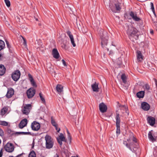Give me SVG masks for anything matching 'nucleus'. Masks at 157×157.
<instances>
[{"label": "nucleus", "mask_w": 157, "mask_h": 157, "mask_svg": "<svg viewBox=\"0 0 157 157\" xmlns=\"http://www.w3.org/2000/svg\"><path fill=\"white\" fill-rule=\"evenodd\" d=\"M101 32L100 33V36L101 39V45L102 47L104 49H106L108 51H109V49L107 47L108 44V37H106L105 35L106 32L103 33V30L101 29Z\"/></svg>", "instance_id": "1"}, {"label": "nucleus", "mask_w": 157, "mask_h": 157, "mask_svg": "<svg viewBox=\"0 0 157 157\" xmlns=\"http://www.w3.org/2000/svg\"><path fill=\"white\" fill-rule=\"evenodd\" d=\"M109 5L110 11H112L113 13H117V11H120L121 9V4L119 2L115 3L114 5L112 2H110Z\"/></svg>", "instance_id": "2"}, {"label": "nucleus", "mask_w": 157, "mask_h": 157, "mask_svg": "<svg viewBox=\"0 0 157 157\" xmlns=\"http://www.w3.org/2000/svg\"><path fill=\"white\" fill-rule=\"evenodd\" d=\"M45 140L46 147L48 149L52 148L53 145V143L51 137L47 135L45 136Z\"/></svg>", "instance_id": "3"}, {"label": "nucleus", "mask_w": 157, "mask_h": 157, "mask_svg": "<svg viewBox=\"0 0 157 157\" xmlns=\"http://www.w3.org/2000/svg\"><path fill=\"white\" fill-rule=\"evenodd\" d=\"M138 32L137 29L134 27H131V29L129 28L127 30V33L130 39H131L132 37L136 36Z\"/></svg>", "instance_id": "4"}, {"label": "nucleus", "mask_w": 157, "mask_h": 157, "mask_svg": "<svg viewBox=\"0 0 157 157\" xmlns=\"http://www.w3.org/2000/svg\"><path fill=\"white\" fill-rule=\"evenodd\" d=\"M5 150L8 152H12L14 150V147L13 144L10 143H7L4 146Z\"/></svg>", "instance_id": "5"}, {"label": "nucleus", "mask_w": 157, "mask_h": 157, "mask_svg": "<svg viewBox=\"0 0 157 157\" xmlns=\"http://www.w3.org/2000/svg\"><path fill=\"white\" fill-rule=\"evenodd\" d=\"M31 108L32 106L30 104L25 105L22 108V112L23 114L27 115L30 112Z\"/></svg>", "instance_id": "6"}, {"label": "nucleus", "mask_w": 157, "mask_h": 157, "mask_svg": "<svg viewBox=\"0 0 157 157\" xmlns=\"http://www.w3.org/2000/svg\"><path fill=\"white\" fill-rule=\"evenodd\" d=\"M21 75L19 70H17L15 71L12 74L11 77L12 79L15 81H17L19 79Z\"/></svg>", "instance_id": "7"}, {"label": "nucleus", "mask_w": 157, "mask_h": 157, "mask_svg": "<svg viewBox=\"0 0 157 157\" xmlns=\"http://www.w3.org/2000/svg\"><path fill=\"white\" fill-rule=\"evenodd\" d=\"M116 124L117 127L116 133L117 135H119L120 133V118L119 114L118 113L117 114V116L116 117Z\"/></svg>", "instance_id": "8"}, {"label": "nucleus", "mask_w": 157, "mask_h": 157, "mask_svg": "<svg viewBox=\"0 0 157 157\" xmlns=\"http://www.w3.org/2000/svg\"><path fill=\"white\" fill-rule=\"evenodd\" d=\"M36 90L33 88L31 87L27 91V95L29 98H32L35 95Z\"/></svg>", "instance_id": "9"}, {"label": "nucleus", "mask_w": 157, "mask_h": 157, "mask_svg": "<svg viewBox=\"0 0 157 157\" xmlns=\"http://www.w3.org/2000/svg\"><path fill=\"white\" fill-rule=\"evenodd\" d=\"M31 127L33 130L37 131L40 128V125L39 123L36 121H34L31 124Z\"/></svg>", "instance_id": "10"}, {"label": "nucleus", "mask_w": 157, "mask_h": 157, "mask_svg": "<svg viewBox=\"0 0 157 157\" xmlns=\"http://www.w3.org/2000/svg\"><path fill=\"white\" fill-rule=\"evenodd\" d=\"M129 14L134 21H139L140 20V18L137 16L136 13L131 11Z\"/></svg>", "instance_id": "11"}, {"label": "nucleus", "mask_w": 157, "mask_h": 157, "mask_svg": "<svg viewBox=\"0 0 157 157\" xmlns=\"http://www.w3.org/2000/svg\"><path fill=\"white\" fill-rule=\"evenodd\" d=\"M147 120V123L151 126H153L155 123V119L152 116L148 117Z\"/></svg>", "instance_id": "12"}, {"label": "nucleus", "mask_w": 157, "mask_h": 157, "mask_svg": "<svg viewBox=\"0 0 157 157\" xmlns=\"http://www.w3.org/2000/svg\"><path fill=\"white\" fill-rule=\"evenodd\" d=\"M67 33L70 38L71 43L73 47H75L76 46V44L75 43L73 36L71 32L69 31H67Z\"/></svg>", "instance_id": "13"}, {"label": "nucleus", "mask_w": 157, "mask_h": 157, "mask_svg": "<svg viewBox=\"0 0 157 157\" xmlns=\"http://www.w3.org/2000/svg\"><path fill=\"white\" fill-rule=\"evenodd\" d=\"M99 108L100 112L103 113L106 112L107 109V106L103 102L99 104Z\"/></svg>", "instance_id": "14"}, {"label": "nucleus", "mask_w": 157, "mask_h": 157, "mask_svg": "<svg viewBox=\"0 0 157 157\" xmlns=\"http://www.w3.org/2000/svg\"><path fill=\"white\" fill-rule=\"evenodd\" d=\"M27 121V120L26 118L22 119L19 124L18 127L19 128L22 129L26 126Z\"/></svg>", "instance_id": "15"}, {"label": "nucleus", "mask_w": 157, "mask_h": 157, "mask_svg": "<svg viewBox=\"0 0 157 157\" xmlns=\"http://www.w3.org/2000/svg\"><path fill=\"white\" fill-rule=\"evenodd\" d=\"M141 106L142 109L144 111H147L149 110L150 108L149 105L145 102L142 103Z\"/></svg>", "instance_id": "16"}, {"label": "nucleus", "mask_w": 157, "mask_h": 157, "mask_svg": "<svg viewBox=\"0 0 157 157\" xmlns=\"http://www.w3.org/2000/svg\"><path fill=\"white\" fill-rule=\"evenodd\" d=\"M14 94V90L12 88H11L10 89H8L6 96L8 98H10Z\"/></svg>", "instance_id": "17"}, {"label": "nucleus", "mask_w": 157, "mask_h": 157, "mask_svg": "<svg viewBox=\"0 0 157 157\" xmlns=\"http://www.w3.org/2000/svg\"><path fill=\"white\" fill-rule=\"evenodd\" d=\"M52 54L53 57L56 59L59 58V55L57 50L56 48H54L52 51Z\"/></svg>", "instance_id": "18"}, {"label": "nucleus", "mask_w": 157, "mask_h": 157, "mask_svg": "<svg viewBox=\"0 0 157 157\" xmlns=\"http://www.w3.org/2000/svg\"><path fill=\"white\" fill-rule=\"evenodd\" d=\"M28 75L29 78V80L31 84L34 87H36L37 86V85L32 75L30 74H29Z\"/></svg>", "instance_id": "19"}, {"label": "nucleus", "mask_w": 157, "mask_h": 157, "mask_svg": "<svg viewBox=\"0 0 157 157\" xmlns=\"http://www.w3.org/2000/svg\"><path fill=\"white\" fill-rule=\"evenodd\" d=\"M6 68L2 64L0 65V75H2L5 73Z\"/></svg>", "instance_id": "20"}, {"label": "nucleus", "mask_w": 157, "mask_h": 157, "mask_svg": "<svg viewBox=\"0 0 157 157\" xmlns=\"http://www.w3.org/2000/svg\"><path fill=\"white\" fill-rule=\"evenodd\" d=\"M137 58L139 61H141L143 59L142 55L140 51H138L137 52Z\"/></svg>", "instance_id": "21"}, {"label": "nucleus", "mask_w": 157, "mask_h": 157, "mask_svg": "<svg viewBox=\"0 0 157 157\" xmlns=\"http://www.w3.org/2000/svg\"><path fill=\"white\" fill-rule=\"evenodd\" d=\"M144 91H141L139 92L136 94L137 97L139 98H143L144 96Z\"/></svg>", "instance_id": "22"}, {"label": "nucleus", "mask_w": 157, "mask_h": 157, "mask_svg": "<svg viewBox=\"0 0 157 157\" xmlns=\"http://www.w3.org/2000/svg\"><path fill=\"white\" fill-rule=\"evenodd\" d=\"M92 88L94 91L98 92V85L96 82L92 84L91 86Z\"/></svg>", "instance_id": "23"}, {"label": "nucleus", "mask_w": 157, "mask_h": 157, "mask_svg": "<svg viewBox=\"0 0 157 157\" xmlns=\"http://www.w3.org/2000/svg\"><path fill=\"white\" fill-rule=\"evenodd\" d=\"M56 88L57 91L59 93H60L63 91V87L61 85H57Z\"/></svg>", "instance_id": "24"}, {"label": "nucleus", "mask_w": 157, "mask_h": 157, "mask_svg": "<svg viewBox=\"0 0 157 157\" xmlns=\"http://www.w3.org/2000/svg\"><path fill=\"white\" fill-rule=\"evenodd\" d=\"M8 110V109L6 107H3L2 109L0 112L1 115L3 116H4L7 112Z\"/></svg>", "instance_id": "25"}, {"label": "nucleus", "mask_w": 157, "mask_h": 157, "mask_svg": "<svg viewBox=\"0 0 157 157\" xmlns=\"http://www.w3.org/2000/svg\"><path fill=\"white\" fill-rule=\"evenodd\" d=\"M30 133V132H15V136H18L19 135H28Z\"/></svg>", "instance_id": "26"}, {"label": "nucleus", "mask_w": 157, "mask_h": 157, "mask_svg": "<svg viewBox=\"0 0 157 157\" xmlns=\"http://www.w3.org/2000/svg\"><path fill=\"white\" fill-rule=\"evenodd\" d=\"M130 138L128 140H127L128 142H129V141L130 140H132L133 141H134L135 143L136 142V138H135L133 136V135L132 133H131L130 134Z\"/></svg>", "instance_id": "27"}, {"label": "nucleus", "mask_w": 157, "mask_h": 157, "mask_svg": "<svg viewBox=\"0 0 157 157\" xmlns=\"http://www.w3.org/2000/svg\"><path fill=\"white\" fill-rule=\"evenodd\" d=\"M148 137L150 140L151 141H154L155 140L153 137L151 131H150L148 133Z\"/></svg>", "instance_id": "28"}, {"label": "nucleus", "mask_w": 157, "mask_h": 157, "mask_svg": "<svg viewBox=\"0 0 157 157\" xmlns=\"http://www.w3.org/2000/svg\"><path fill=\"white\" fill-rule=\"evenodd\" d=\"M127 76L124 74H123L121 75V79L124 83H126L127 82L126 80Z\"/></svg>", "instance_id": "29"}, {"label": "nucleus", "mask_w": 157, "mask_h": 157, "mask_svg": "<svg viewBox=\"0 0 157 157\" xmlns=\"http://www.w3.org/2000/svg\"><path fill=\"white\" fill-rule=\"evenodd\" d=\"M78 28L80 31H82V33H85L87 31V29L86 27L83 26L82 27H81L80 29L78 27Z\"/></svg>", "instance_id": "30"}, {"label": "nucleus", "mask_w": 157, "mask_h": 157, "mask_svg": "<svg viewBox=\"0 0 157 157\" xmlns=\"http://www.w3.org/2000/svg\"><path fill=\"white\" fill-rule=\"evenodd\" d=\"M5 47V43L2 40H0V51L3 49Z\"/></svg>", "instance_id": "31"}, {"label": "nucleus", "mask_w": 157, "mask_h": 157, "mask_svg": "<svg viewBox=\"0 0 157 157\" xmlns=\"http://www.w3.org/2000/svg\"><path fill=\"white\" fill-rule=\"evenodd\" d=\"M7 132L10 136H15L16 132L12 131L10 129L8 130Z\"/></svg>", "instance_id": "32"}, {"label": "nucleus", "mask_w": 157, "mask_h": 157, "mask_svg": "<svg viewBox=\"0 0 157 157\" xmlns=\"http://www.w3.org/2000/svg\"><path fill=\"white\" fill-rule=\"evenodd\" d=\"M0 125L4 126H7L8 125V123L5 121H0Z\"/></svg>", "instance_id": "33"}, {"label": "nucleus", "mask_w": 157, "mask_h": 157, "mask_svg": "<svg viewBox=\"0 0 157 157\" xmlns=\"http://www.w3.org/2000/svg\"><path fill=\"white\" fill-rule=\"evenodd\" d=\"M28 157H36V154L34 151H32L30 152Z\"/></svg>", "instance_id": "34"}, {"label": "nucleus", "mask_w": 157, "mask_h": 157, "mask_svg": "<svg viewBox=\"0 0 157 157\" xmlns=\"http://www.w3.org/2000/svg\"><path fill=\"white\" fill-rule=\"evenodd\" d=\"M51 123L53 126H56V125H57L55 120L53 119L52 117H51Z\"/></svg>", "instance_id": "35"}, {"label": "nucleus", "mask_w": 157, "mask_h": 157, "mask_svg": "<svg viewBox=\"0 0 157 157\" xmlns=\"http://www.w3.org/2000/svg\"><path fill=\"white\" fill-rule=\"evenodd\" d=\"M143 87L145 90H147V91H148L150 89L149 86L147 84H145L143 86Z\"/></svg>", "instance_id": "36"}, {"label": "nucleus", "mask_w": 157, "mask_h": 157, "mask_svg": "<svg viewBox=\"0 0 157 157\" xmlns=\"http://www.w3.org/2000/svg\"><path fill=\"white\" fill-rule=\"evenodd\" d=\"M39 96L41 99V100L42 101V102L44 103H45V101L44 98V97L42 96V94L41 93H40L39 94Z\"/></svg>", "instance_id": "37"}, {"label": "nucleus", "mask_w": 157, "mask_h": 157, "mask_svg": "<svg viewBox=\"0 0 157 157\" xmlns=\"http://www.w3.org/2000/svg\"><path fill=\"white\" fill-rule=\"evenodd\" d=\"M59 138L61 139V140H62L63 141L66 142L65 138L62 133L60 134V135L59 136Z\"/></svg>", "instance_id": "38"}, {"label": "nucleus", "mask_w": 157, "mask_h": 157, "mask_svg": "<svg viewBox=\"0 0 157 157\" xmlns=\"http://www.w3.org/2000/svg\"><path fill=\"white\" fill-rule=\"evenodd\" d=\"M123 144L125 145L127 148H128L132 152H133L132 150L131 147H130L129 145L128 144L126 141H124Z\"/></svg>", "instance_id": "39"}, {"label": "nucleus", "mask_w": 157, "mask_h": 157, "mask_svg": "<svg viewBox=\"0 0 157 157\" xmlns=\"http://www.w3.org/2000/svg\"><path fill=\"white\" fill-rule=\"evenodd\" d=\"M119 107L121 108V109H125V111H127V107L125 105H119Z\"/></svg>", "instance_id": "40"}, {"label": "nucleus", "mask_w": 157, "mask_h": 157, "mask_svg": "<svg viewBox=\"0 0 157 157\" xmlns=\"http://www.w3.org/2000/svg\"><path fill=\"white\" fill-rule=\"evenodd\" d=\"M5 2L7 7H9L10 6V3L9 0H4Z\"/></svg>", "instance_id": "41"}, {"label": "nucleus", "mask_w": 157, "mask_h": 157, "mask_svg": "<svg viewBox=\"0 0 157 157\" xmlns=\"http://www.w3.org/2000/svg\"><path fill=\"white\" fill-rule=\"evenodd\" d=\"M57 140L59 144L60 145H61L62 144V141H63V140H61V139H60L59 137L57 138Z\"/></svg>", "instance_id": "42"}, {"label": "nucleus", "mask_w": 157, "mask_h": 157, "mask_svg": "<svg viewBox=\"0 0 157 157\" xmlns=\"http://www.w3.org/2000/svg\"><path fill=\"white\" fill-rule=\"evenodd\" d=\"M4 135V132L2 129L0 128V136H2Z\"/></svg>", "instance_id": "43"}, {"label": "nucleus", "mask_w": 157, "mask_h": 157, "mask_svg": "<svg viewBox=\"0 0 157 157\" xmlns=\"http://www.w3.org/2000/svg\"><path fill=\"white\" fill-rule=\"evenodd\" d=\"M150 4L151 6V9L152 10H153L154 11V10L155 9L153 3L152 2H151L150 3Z\"/></svg>", "instance_id": "44"}, {"label": "nucleus", "mask_w": 157, "mask_h": 157, "mask_svg": "<svg viewBox=\"0 0 157 157\" xmlns=\"http://www.w3.org/2000/svg\"><path fill=\"white\" fill-rule=\"evenodd\" d=\"M62 62L63 64V66L65 67H66L67 66V65L64 59H62Z\"/></svg>", "instance_id": "45"}, {"label": "nucleus", "mask_w": 157, "mask_h": 157, "mask_svg": "<svg viewBox=\"0 0 157 157\" xmlns=\"http://www.w3.org/2000/svg\"><path fill=\"white\" fill-rule=\"evenodd\" d=\"M56 128V130L58 132H59L60 130V128H58L57 127V125H56V126H54Z\"/></svg>", "instance_id": "46"}, {"label": "nucleus", "mask_w": 157, "mask_h": 157, "mask_svg": "<svg viewBox=\"0 0 157 157\" xmlns=\"http://www.w3.org/2000/svg\"><path fill=\"white\" fill-rule=\"evenodd\" d=\"M6 44L7 47L9 48H10V46L9 44V42L7 40L6 41Z\"/></svg>", "instance_id": "47"}, {"label": "nucleus", "mask_w": 157, "mask_h": 157, "mask_svg": "<svg viewBox=\"0 0 157 157\" xmlns=\"http://www.w3.org/2000/svg\"><path fill=\"white\" fill-rule=\"evenodd\" d=\"M3 148H2L0 151V157H2L3 155Z\"/></svg>", "instance_id": "48"}, {"label": "nucleus", "mask_w": 157, "mask_h": 157, "mask_svg": "<svg viewBox=\"0 0 157 157\" xmlns=\"http://www.w3.org/2000/svg\"><path fill=\"white\" fill-rule=\"evenodd\" d=\"M22 39H23V40H24V43H23L24 44V45L26 44V40L24 38V37H22Z\"/></svg>", "instance_id": "49"}, {"label": "nucleus", "mask_w": 157, "mask_h": 157, "mask_svg": "<svg viewBox=\"0 0 157 157\" xmlns=\"http://www.w3.org/2000/svg\"><path fill=\"white\" fill-rule=\"evenodd\" d=\"M150 33L151 34H153V30L151 29L150 30Z\"/></svg>", "instance_id": "50"}, {"label": "nucleus", "mask_w": 157, "mask_h": 157, "mask_svg": "<svg viewBox=\"0 0 157 157\" xmlns=\"http://www.w3.org/2000/svg\"><path fill=\"white\" fill-rule=\"evenodd\" d=\"M155 84L156 85V87H157V80H156V79H155Z\"/></svg>", "instance_id": "51"}, {"label": "nucleus", "mask_w": 157, "mask_h": 157, "mask_svg": "<svg viewBox=\"0 0 157 157\" xmlns=\"http://www.w3.org/2000/svg\"><path fill=\"white\" fill-rule=\"evenodd\" d=\"M68 140H69L71 141V136H70V135L68 136Z\"/></svg>", "instance_id": "52"}, {"label": "nucleus", "mask_w": 157, "mask_h": 157, "mask_svg": "<svg viewBox=\"0 0 157 157\" xmlns=\"http://www.w3.org/2000/svg\"><path fill=\"white\" fill-rule=\"evenodd\" d=\"M113 51H112L111 50V51H110V52H109V55H111V54H113Z\"/></svg>", "instance_id": "53"}, {"label": "nucleus", "mask_w": 157, "mask_h": 157, "mask_svg": "<svg viewBox=\"0 0 157 157\" xmlns=\"http://www.w3.org/2000/svg\"><path fill=\"white\" fill-rule=\"evenodd\" d=\"M54 157H59V156L58 154H56L54 155Z\"/></svg>", "instance_id": "54"}, {"label": "nucleus", "mask_w": 157, "mask_h": 157, "mask_svg": "<svg viewBox=\"0 0 157 157\" xmlns=\"http://www.w3.org/2000/svg\"><path fill=\"white\" fill-rule=\"evenodd\" d=\"M152 12H153V13H154V15L155 16H156V14L155 12V10H154V11L153 10H152Z\"/></svg>", "instance_id": "55"}, {"label": "nucleus", "mask_w": 157, "mask_h": 157, "mask_svg": "<svg viewBox=\"0 0 157 157\" xmlns=\"http://www.w3.org/2000/svg\"><path fill=\"white\" fill-rule=\"evenodd\" d=\"M34 142H33V143H32V148L34 147Z\"/></svg>", "instance_id": "56"}, {"label": "nucleus", "mask_w": 157, "mask_h": 157, "mask_svg": "<svg viewBox=\"0 0 157 157\" xmlns=\"http://www.w3.org/2000/svg\"><path fill=\"white\" fill-rule=\"evenodd\" d=\"M21 155H22V154H20V155H17V157H20V156H21Z\"/></svg>", "instance_id": "57"}, {"label": "nucleus", "mask_w": 157, "mask_h": 157, "mask_svg": "<svg viewBox=\"0 0 157 157\" xmlns=\"http://www.w3.org/2000/svg\"><path fill=\"white\" fill-rule=\"evenodd\" d=\"M67 133L68 135H70V133L68 130L67 131Z\"/></svg>", "instance_id": "58"}, {"label": "nucleus", "mask_w": 157, "mask_h": 157, "mask_svg": "<svg viewBox=\"0 0 157 157\" xmlns=\"http://www.w3.org/2000/svg\"><path fill=\"white\" fill-rule=\"evenodd\" d=\"M9 157H13V156H9Z\"/></svg>", "instance_id": "59"}, {"label": "nucleus", "mask_w": 157, "mask_h": 157, "mask_svg": "<svg viewBox=\"0 0 157 157\" xmlns=\"http://www.w3.org/2000/svg\"><path fill=\"white\" fill-rule=\"evenodd\" d=\"M36 21H37V20H38L37 19H36Z\"/></svg>", "instance_id": "60"}, {"label": "nucleus", "mask_w": 157, "mask_h": 157, "mask_svg": "<svg viewBox=\"0 0 157 157\" xmlns=\"http://www.w3.org/2000/svg\"><path fill=\"white\" fill-rule=\"evenodd\" d=\"M112 45H113V46H114V45H113V44H112ZM114 46H115L114 45Z\"/></svg>", "instance_id": "61"}, {"label": "nucleus", "mask_w": 157, "mask_h": 157, "mask_svg": "<svg viewBox=\"0 0 157 157\" xmlns=\"http://www.w3.org/2000/svg\"><path fill=\"white\" fill-rule=\"evenodd\" d=\"M156 64H157V62H156Z\"/></svg>", "instance_id": "62"}]
</instances>
